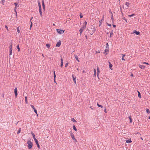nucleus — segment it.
<instances>
[{"instance_id":"nucleus-1","label":"nucleus","mask_w":150,"mask_h":150,"mask_svg":"<svg viewBox=\"0 0 150 150\" xmlns=\"http://www.w3.org/2000/svg\"><path fill=\"white\" fill-rule=\"evenodd\" d=\"M27 143L28 144V147L29 149H31L33 146L32 142L30 140H28L27 142Z\"/></svg>"},{"instance_id":"nucleus-2","label":"nucleus","mask_w":150,"mask_h":150,"mask_svg":"<svg viewBox=\"0 0 150 150\" xmlns=\"http://www.w3.org/2000/svg\"><path fill=\"white\" fill-rule=\"evenodd\" d=\"M56 30L57 32L59 34H62L64 32V30H61L60 29H57Z\"/></svg>"},{"instance_id":"nucleus-3","label":"nucleus","mask_w":150,"mask_h":150,"mask_svg":"<svg viewBox=\"0 0 150 150\" xmlns=\"http://www.w3.org/2000/svg\"><path fill=\"white\" fill-rule=\"evenodd\" d=\"M109 48H106L105 49L104 52H103V53L105 54V55H106L108 54V53L109 52Z\"/></svg>"},{"instance_id":"nucleus-4","label":"nucleus","mask_w":150,"mask_h":150,"mask_svg":"<svg viewBox=\"0 0 150 150\" xmlns=\"http://www.w3.org/2000/svg\"><path fill=\"white\" fill-rule=\"evenodd\" d=\"M35 140V142L37 146L38 147V148L39 149L40 148V146L39 144L38 140L37 139H35V140Z\"/></svg>"},{"instance_id":"nucleus-5","label":"nucleus","mask_w":150,"mask_h":150,"mask_svg":"<svg viewBox=\"0 0 150 150\" xmlns=\"http://www.w3.org/2000/svg\"><path fill=\"white\" fill-rule=\"evenodd\" d=\"M85 29V27H82L79 30V32L80 35H81L83 31Z\"/></svg>"},{"instance_id":"nucleus-6","label":"nucleus","mask_w":150,"mask_h":150,"mask_svg":"<svg viewBox=\"0 0 150 150\" xmlns=\"http://www.w3.org/2000/svg\"><path fill=\"white\" fill-rule=\"evenodd\" d=\"M61 44V40H59L56 44V46L57 47H59Z\"/></svg>"},{"instance_id":"nucleus-7","label":"nucleus","mask_w":150,"mask_h":150,"mask_svg":"<svg viewBox=\"0 0 150 150\" xmlns=\"http://www.w3.org/2000/svg\"><path fill=\"white\" fill-rule=\"evenodd\" d=\"M15 95V97H16L17 96L18 93H17V88H16L14 91Z\"/></svg>"},{"instance_id":"nucleus-8","label":"nucleus","mask_w":150,"mask_h":150,"mask_svg":"<svg viewBox=\"0 0 150 150\" xmlns=\"http://www.w3.org/2000/svg\"><path fill=\"white\" fill-rule=\"evenodd\" d=\"M63 58H62V57L61 56L60 66L61 67H63Z\"/></svg>"},{"instance_id":"nucleus-9","label":"nucleus","mask_w":150,"mask_h":150,"mask_svg":"<svg viewBox=\"0 0 150 150\" xmlns=\"http://www.w3.org/2000/svg\"><path fill=\"white\" fill-rule=\"evenodd\" d=\"M31 107L33 109L35 112L37 114V111L35 108L34 106L32 105H30Z\"/></svg>"},{"instance_id":"nucleus-10","label":"nucleus","mask_w":150,"mask_h":150,"mask_svg":"<svg viewBox=\"0 0 150 150\" xmlns=\"http://www.w3.org/2000/svg\"><path fill=\"white\" fill-rule=\"evenodd\" d=\"M133 33L136 34L137 35H139L140 33L136 30H134L133 31Z\"/></svg>"},{"instance_id":"nucleus-11","label":"nucleus","mask_w":150,"mask_h":150,"mask_svg":"<svg viewBox=\"0 0 150 150\" xmlns=\"http://www.w3.org/2000/svg\"><path fill=\"white\" fill-rule=\"evenodd\" d=\"M12 42H11L10 45L9 46V51H12Z\"/></svg>"},{"instance_id":"nucleus-12","label":"nucleus","mask_w":150,"mask_h":150,"mask_svg":"<svg viewBox=\"0 0 150 150\" xmlns=\"http://www.w3.org/2000/svg\"><path fill=\"white\" fill-rule=\"evenodd\" d=\"M139 67L141 69H144L145 67V66L141 64H139Z\"/></svg>"},{"instance_id":"nucleus-13","label":"nucleus","mask_w":150,"mask_h":150,"mask_svg":"<svg viewBox=\"0 0 150 150\" xmlns=\"http://www.w3.org/2000/svg\"><path fill=\"white\" fill-rule=\"evenodd\" d=\"M42 4L43 8L44 10H45V5L44 1V0H42Z\"/></svg>"},{"instance_id":"nucleus-14","label":"nucleus","mask_w":150,"mask_h":150,"mask_svg":"<svg viewBox=\"0 0 150 150\" xmlns=\"http://www.w3.org/2000/svg\"><path fill=\"white\" fill-rule=\"evenodd\" d=\"M109 67L110 69L111 70H112V64L110 62H109Z\"/></svg>"},{"instance_id":"nucleus-15","label":"nucleus","mask_w":150,"mask_h":150,"mask_svg":"<svg viewBox=\"0 0 150 150\" xmlns=\"http://www.w3.org/2000/svg\"><path fill=\"white\" fill-rule=\"evenodd\" d=\"M70 136L73 139H75V138L74 137V134H73L72 133H71L70 134Z\"/></svg>"},{"instance_id":"nucleus-16","label":"nucleus","mask_w":150,"mask_h":150,"mask_svg":"<svg viewBox=\"0 0 150 150\" xmlns=\"http://www.w3.org/2000/svg\"><path fill=\"white\" fill-rule=\"evenodd\" d=\"M129 3L128 2H126V3L125 5L127 6L126 8H127L129 6Z\"/></svg>"},{"instance_id":"nucleus-17","label":"nucleus","mask_w":150,"mask_h":150,"mask_svg":"<svg viewBox=\"0 0 150 150\" xmlns=\"http://www.w3.org/2000/svg\"><path fill=\"white\" fill-rule=\"evenodd\" d=\"M31 133L34 140H35V139H36L35 137V135L32 132H31Z\"/></svg>"},{"instance_id":"nucleus-18","label":"nucleus","mask_w":150,"mask_h":150,"mask_svg":"<svg viewBox=\"0 0 150 150\" xmlns=\"http://www.w3.org/2000/svg\"><path fill=\"white\" fill-rule=\"evenodd\" d=\"M126 143H129L132 142V141L130 139H128V140H126Z\"/></svg>"},{"instance_id":"nucleus-19","label":"nucleus","mask_w":150,"mask_h":150,"mask_svg":"<svg viewBox=\"0 0 150 150\" xmlns=\"http://www.w3.org/2000/svg\"><path fill=\"white\" fill-rule=\"evenodd\" d=\"M72 76L73 80L74 81L76 80V76L75 75H72Z\"/></svg>"},{"instance_id":"nucleus-20","label":"nucleus","mask_w":150,"mask_h":150,"mask_svg":"<svg viewBox=\"0 0 150 150\" xmlns=\"http://www.w3.org/2000/svg\"><path fill=\"white\" fill-rule=\"evenodd\" d=\"M73 128L74 130L75 131H76L77 130V129L76 128L74 125H73Z\"/></svg>"},{"instance_id":"nucleus-21","label":"nucleus","mask_w":150,"mask_h":150,"mask_svg":"<svg viewBox=\"0 0 150 150\" xmlns=\"http://www.w3.org/2000/svg\"><path fill=\"white\" fill-rule=\"evenodd\" d=\"M38 4L39 6V8H41V5L39 1H38Z\"/></svg>"},{"instance_id":"nucleus-22","label":"nucleus","mask_w":150,"mask_h":150,"mask_svg":"<svg viewBox=\"0 0 150 150\" xmlns=\"http://www.w3.org/2000/svg\"><path fill=\"white\" fill-rule=\"evenodd\" d=\"M129 119L130 122V123H132V118H131V116H129Z\"/></svg>"},{"instance_id":"nucleus-23","label":"nucleus","mask_w":150,"mask_h":150,"mask_svg":"<svg viewBox=\"0 0 150 150\" xmlns=\"http://www.w3.org/2000/svg\"><path fill=\"white\" fill-rule=\"evenodd\" d=\"M86 24L87 22L85 21L83 23V27H85V28L86 25Z\"/></svg>"},{"instance_id":"nucleus-24","label":"nucleus","mask_w":150,"mask_h":150,"mask_svg":"<svg viewBox=\"0 0 150 150\" xmlns=\"http://www.w3.org/2000/svg\"><path fill=\"white\" fill-rule=\"evenodd\" d=\"M106 48H109V45H108V42H107L106 44Z\"/></svg>"},{"instance_id":"nucleus-25","label":"nucleus","mask_w":150,"mask_h":150,"mask_svg":"<svg viewBox=\"0 0 150 150\" xmlns=\"http://www.w3.org/2000/svg\"><path fill=\"white\" fill-rule=\"evenodd\" d=\"M137 92L138 93V97L139 98H141V93H140V92L139 91H137Z\"/></svg>"},{"instance_id":"nucleus-26","label":"nucleus","mask_w":150,"mask_h":150,"mask_svg":"<svg viewBox=\"0 0 150 150\" xmlns=\"http://www.w3.org/2000/svg\"><path fill=\"white\" fill-rule=\"evenodd\" d=\"M16 47L18 50V52L20 51V48L19 47L18 45H17Z\"/></svg>"},{"instance_id":"nucleus-27","label":"nucleus","mask_w":150,"mask_h":150,"mask_svg":"<svg viewBox=\"0 0 150 150\" xmlns=\"http://www.w3.org/2000/svg\"><path fill=\"white\" fill-rule=\"evenodd\" d=\"M21 128H19L18 129V130L17 132V134H18L21 132Z\"/></svg>"},{"instance_id":"nucleus-28","label":"nucleus","mask_w":150,"mask_h":150,"mask_svg":"<svg viewBox=\"0 0 150 150\" xmlns=\"http://www.w3.org/2000/svg\"><path fill=\"white\" fill-rule=\"evenodd\" d=\"M113 34V30H112L110 33V37H111V36Z\"/></svg>"},{"instance_id":"nucleus-29","label":"nucleus","mask_w":150,"mask_h":150,"mask_svg":"<svg viewBox=\"0 0 150 150\" xmlns=\"http://www.w3.org/2000/svg\"><path fill=\"white\" fill-rule=\"evenodd\" d=\"M75 58L76 59V60L78 62H79V60L78 59V57L77 55H75Z\"/></svg>"},{"instance_id":"nucleus-30","label":"nucleus","mask_w":150,"mask_h":150,"mask_svg":"<svg viewBox=\"0 0 150 150\" xmlns=\"http://www.w3.org/2000/svg\"><path fill=\"white\" fill-rule=\"evenodd\" d=\"M97 105H98V107H100L101 108H103V106H102V105H100L98 103H97Z\"/></svg>"},{"instance_id":"nucleus-31","label":"nucleus","mask_w":150,"mask_h":150,"mask_svg":"<svg viewBox=\"0 0 150 150\" xmlns=\"http://www.w3.org/2000/svg\"><path fill=\"white\" fill-rule=\"evenodd\" d=\"M25 103H28V101H27V96H25Z\"/></svg>"},{"instance_id":"nucleus-32","label":"nucleus","mask_w":150,"mask_h":150,"mask_svg":"<svg viewBox=\"0 0 150 150\" xmlns=\"http://www.w3.org/2000/svg\"><path fill=\"white\" fill-rule=\"evenodd\" d=\"M122 59L123 60H125V59H124V57L125 56V55L122 54Z\"/></svg>"},{"instance_id":"nucleus-33","label":"nucleus","mask_w":150,"mask_h":150,"mask_svg":"<svg viewBox=\"0 0 150 150\" xmlns=\"http://www.w3.org/2000/svg\"><path fill=\"white\" fill-rule=\"evenodd\" d=\"M46 45L48 48H49L50 47V45L49 44H47Z\"/></svg>"},{"instance_id":"nucleus-34","label":"nucleus","mask_w":150,"mask_h":150,"mask_svg":"<svg viewBox=\"0 0 150 150\" xmlns=\"http://www.w3.org/2000/svg\"><path fill=\"white\" fill-rule=\"evenodd\" d=\"M17 32H18V33H19L20 32L19 27H18L17 28Z\"/></svg>"},{"instance_id":"nucleus-35","label":"nucleus","mask_w":150,"mask_h":150,"mask_svg":"<svg viewBox=\"0 0 150 150\" xmlns=\"http://www.w3.org/2000/svg\"><path fill=\"white\" fill-rule=\"evenodd\" d=\"M146 112L147 113H148V114L150 113V111L148 109H146Z\"/></svg>"},{"instance_id":"nucleus-36","label":"nucleus","mask_w":150,"mask_h":150,"mask_svg":"<svg viewBox=\"0 0 150 150\" xmlns=\"http://www.w3.org/2000/svg\"><path fill=\"white\" fill-rule=\"evenodd\" d=\"M135 14H132L131 15H128V16L129 17H132V16H135Z\"/></svg>"},{"instance_id":"nucleus-37","label":"nucleus","mask_w":150,"mask_h":150,"mask_svg":"<svg viewBox=\"0 0 150 150\" xmlns=\"http://www.w3.org/2000/svg\"><path fill=\"white\" fill-rule=\"evenodd\" d=\"M14 4H15V5L16 6L15 7H18L19 5H18V3H14Z\"/></svg>"},{"instance_id":"nucleus-38","label":"nucleus","mask_w":150,"mask_h":150,"mask_svg":"<svg viewBox=\"0 0 150 150\" xmlns=\"http://www.w3.org/2000/svg\"><path fill=\"white\" fill-rule=\"evenodd\" d=\"M71 121L73 122H76V121L74 118L71 119Z\"/></svg>"},{"instance_id":"nucleus-39","label":"nucleus","mask_w":150,"mask_h":150,"mask_svg":"<svg viewBox=\"0 0 150 150\" xmlns=\"http://www.w3.org/2000/svg\"><path fill=\"white\" fill-rule=\"evenodd\" d=\"M54 79L55 80V78L56 77V75L55 74L54 71Z\"/></svg>"},{"instance_id":"nucleus-40","label":"nucleus","mask_w":150,"mask_h":150,"mask_svg":"<svg viewBox=\"0 0 150 150\" xmlns=\"http://www.w3.org/2000/svg\"><path fill=\"white\" fill-rule=\"evenodd\" d=\"M103 21V19H101L100 20V21H99V22L100 23L99 25V26H100V25H101V22L102 21Z\"/></svg>"},{"instance_id":"nucleus-41","label":"nucleus","mask_w":150,"mask_h":150,"mask_svg":"<svg viewBox=\"0 0 150 150\" xmlns=\"http://www.w3.org/2000/svg\"><path fill=\"white\" fill-rule=\"evenodd\" d=\"M5 27L6 29H7V31H9V30L8 29L7 26V25H5Z\"/></svg>"},{"instance_id":"nucleus-42","label":"nucleus","mask_w":150,"mask_h":150,"mask_svg":"<svg viewBox=\"0 0 150 150\" xmlns=\"http://www.w3.org/2000/svg\"><path fill=\"white\" fill-rule=\"evenodd\" d=\"M97 75L98 76V73H99V72H100V71H99V70L98 68H97Z\"/></svg>"},{"instance_id":"nucleus-43","label":"nucleus","mask_w":150,"mask_h":150,"mask_svg":"<svg viewBox=\"0 0 150 150\" xmlns=\"http://www.w3.org/2000/svg\"><path fill=\"white\" fill-rule=\"evenodd\" d=\"M39 11L40 15L42 14L41 8H39Z\"/></svg>"},{"instance_id":"nucleus-44","label":"nucleus","mask_w":150,"mask_h":150,"mask_svg":"<svg viewBox=\"0 0 150 150\" xmlns=\"http://www.w3.org/2000/svg\"><path fill=\"white\" fill-rule=\"evenodd\" d=\"M94 75L96 76V69H94Z\"/></svg>"},{"instance_id":"nucleus-45","label":"nucleus","mask_w":150,"mask_h":150,"mask_svg":"<svg viewBox=\"0 0 150 150\" xmlns=\"http://www.w3.org/2000/svg\"><path fill=\"white\" fill-rule=\"evenodd\" d=\"M95 30H96V28H95V27H94V28H93V30H92V32H93V33H94Z\"/></svg>"},{"instance_id":"nucleus-46","label":"nucleus","mask_w":150,"mask_h":150,"mask_svg":"<svg viewBox=\"0 0 150 150\" xmlns=\"http://www.w3.org/2000/svg\"><path fill=\"white\" fill-rule=\"evenodd\" d=\"M4 2H5L4 0H2L1 1V3L3 4H4Z\"/></svg>"},{"instance_id":"nucleus-47","label":"nucleus","mask_w":150,"mask_h":150,"mask_svg":"<svg viewBox=\"0 0 150 150\" xmlns=\"http://www.w3.org/2000/svg\"><path fill=\"white\" fill-rule=\"evenodd\" d=\"M104 112H105V113H107V112L106 111V108H105V107L104 108Z\"/></svg>"},{"instance_id":"nucleus-48","label":"nucleus","mask_w":150,"mask_h":150,"mask_svg":"<svg viewBox=\"0 0 150 150\" xmlns=\"http://www.w3.org/2000/svg\"><path fill=\"white\" fill-rule=\"evenodd\" d=\"M80 18H83V16L82 13L80 14Z\"/></svg>"},{"instance_id":"nucleus-49","label":"nucleus","mask_w":150,"mask_h":150,"mask_svg":"<svg viewBox=\"0 0 150 150\" xmlns=\"http://www.w3.org/2000/svg\"><path fill=\"white\" fill-rule=\"evenodd\" d=\"M68 64H69V63L68 62H67L65 64V67H67Z\"/></svg>"},{"instance_id":"nucleus-50","label":"nucleus","mask_w":150,"mask_h":150,"mask_svg":"<svg viewBox=\"0 0 150 150\" xmlns=\"http://www.w3.org/2000/svg\"><path fill=\"white\" fill-rule=\"evenodd\" d=\"M12 53V51H9V55H11Z\"/></svg>"},{"instance_id":"nucleus-51","label":"nucleus","mask_w":150,"mask_h":150,"mask_svg":"<svg viewBox=\"0 0 150 150\" xmlns=\"http://www.w3.org/2000/svg\"><path fill=\"white\" fill-rule=\"evenodd\" d=\"M100 51L99 50H98L97 51H96V53H100Z\"/></svg>"},{"instance_id":"nucleus-52","label":"nucleus","mask_w":150,"mask_h":150,"mask_svg":"<svg viewBox=\"0 0 150 150\" xmlns=\"http://www.w3.org/2000/svg\"><path fill=\"white\" fill-rule=\"evenodd\" d=\"M143 64H148V65L149 64L148 63H146V62H143Z\"/></svg>"},{"instance_id":"nucleus-53","label":"nucleus","mask_w":150,"mask_h":150,"mask_svg":"<svg viewBox=\"0 0 150 150\" xmlns=\"http://www.w3.org/2000/svg\"><path fill=\"white\" fill-rule=\"evenodd\" d=\"M32 26H33V23L31 24L30 25V30L31 29V28H32Z\"/></svg>"},{"instance_id":"nucleus-54","label":"nucleus","mask_w":150,"mask_h":150,"mask_svg":"<svg viewBox=\"0 0 150 150\" xmlns=\"http://www.w3.org/2000/svg\"><path fill=\"white\" fill-rule=\"evenodd\" d=\"M107 24L109 26H111V25L110 24L108 23H107Z\"/></svg>"},{"instance_id":"nucleus-55","label":"nucleus","mask_w":150,"mask_h":150,"mask_svg":"<svg viewBox=\"0 0 150 150\" xmlns=\"http://www.w3.org/2000/svg\"><path fill=\"white\" fill-rule=\"evenodd\" d=\"M30 21L31 23V24L33 23L32 21H33V19H30Z\"/></svg>"},{"instance_id":"nucleus-56","label":"nucleus","mask_w":150,"mask_h":150,"mask_svg":"<svg viewBox=\"0 0 150 150\" xmlns=\"http://www.w3.org/2000/svg\"><path fill=\"white\" fill-rule=\"evenodd\" d=\"M130 76H131V77H133L134 76H133V74L132 73V74H131V75H130Z\"/></svg>"},{"instance_id":"nucleus-57","label":"nucleus","mask_w":150,"mask_h":150,"mask_svg":"<svg viewBox=\"0 0 150 150\" xmlns=\"http://www.w3.org/2000/svg\"><path fill=\"white\" fill-rule=\"evenodd\" d=\"M113 27L115 28L116 27V25L113 24Z\"/></svg>"},{"instance_id":"nucleus-58","label":"nucleus","mask_w":150,"mask_h":150,"mask_svg":"<svg viewBox=\"0 0 150 150\" xmlns=\"http://www.w3.org/2000/svg\"><path fill=\"white\" fill-rule=\"evenodd\" d=\"M74 142H77L76 140L75 139H74Z\"/></svg>"},{"instance_id":"nucleus-59","label":"nucleus","mask_w":150,"mask_h":150,"mask_svg":"<svg viewBox=\"0 0 150 150\" xmlns=\"http://www.w3.org/2000/svg\"><path fill=\"white\" fill-rule=\"evenodd\" d=\"M123 20L124 21H125V22H127V19H123Z\"/></svg>"},{"instance_id":"nucleus-60","label":"nucleus","mask_w":150,"mask_h":150,"mask_svg":"<svg viewBox=\"0 0 150 150\" xmlns=\"http://www.w3.org/2000/svg\"><path fill=\"white\" fill-rule=\"evenodd\" d=\"M74 83H75V84H76V80L74 81Z\"/></svg>"},{"instance_id":"nucleus-61","label":"nucleus","mask_w":150,"mask_h":150,"mask_svg":"<svg viewBox=\"0 0 150 150\" xmlns=\"http://www.w3.org/2000/svg\"><path fill=\"white\" fill-rule=\"evenodd\" d=\"M93 32L91 33H90V34L91 35H92L93 34Z\"/></svg>"},{"instance_id":"nucleus-62","label":"nucleus","mask_w":150,"mask_h":150,"mask_svg":"<svg viewBox=\"0 0 150 150\" xmlns=\"http://www.w3.org/2000/svg\"><path fill=\"white\" fill-rule=\"evenodd\" d=\"M19 122V121H18V122H17L16 123V124H16V125H17V124H18V123Z\"/></svg>"},{"instance_id":"nucleus-63","label":"nucleus","mask_w":150,"mask_h":150,"mask_svg":"<svg viewBox=\"0 0 150 150\" xmlns=\"http://www.w3.org/2000/svg\"><path fill=\"white\" fill-rule=\"evenodd\" d=\"M53 26H55V24L54 23H53Z\"/></svg>"},{"instance_id":"nucleus-64","label":"nucleus","mask_w":150,"mask_h":150,"mask_svg":"<svg viewBox=\"0 0 150 150\" xmlns=\"http://www.w3.org/2000/svg\"><path fill=\"white\" fill-rule=\"evenodd\" d=\"M149 119H150V116L149 117Z\"/></svg>"}]
</instances>
